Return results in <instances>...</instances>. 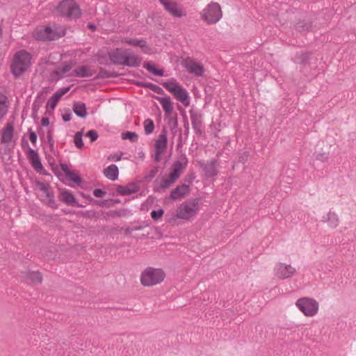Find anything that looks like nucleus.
<instances>
[{"mask_svg":"<svg viewBox=\"0 0 356 356\" xmlns=\"http://www.w3.org/2000/svg\"><path fill=\"white\" fill-rule=\"evenodd\" d=\"M65 30L59 24H52L34 31L33 35L37 40H55L64 36Z\"/></svg>","mask_w":356,"mask_h":356,"instance_id":"obj_1","label":"nucleus"},{"mask_svg":"<svg viewBox=\"0 0 356 356\" xmlns=\"http://www.w3.org/2000/svg\"><path fill=\"white\" fill-rule=\"evenodd\" d=\"M56 14L69 20H76L81 15V9L74 0H63L56 7Z\"/></svg>","mask_w":356,"mask_h":356,"instance_id":"obj_2","label":"nucleus"},{"mask_svg":"<svg viewBox=\"0 0 356 356\" xmlns=\"http://www.w3.org/2000/svg\"><path fill=\"white\" fill-rule=\"evenodd\" d=\"M200 209L197 199H191L180 204L177 207L176 213L169 220L170 222L176 219L189 220L195 216Z\"/></svg>","mask_w":356,"mask_h":356,"instance_id":"obj_3","label":"nucleus"},{"mask_svg":"<svg viewBox=\"0 0 356 356\" xmlns=\"http://www.w3.org/2000/svg\"><path fill=\"white\" fill-rule=\"evenodd\" d=\"M31 56L25 50L17 51L13 56L10 65L11 72L15 77L24 74L31 65Z\"/></svg>","mask_w":356,"mask_h":356,"instance_id":"obj_4","label":"nucleus"},{"mask_svg":"<svg viewBox=\"0 0 356 356\" xmlns=\"http://www.w3.org/2000/svg\"><path fill=\"white\" fill-rule=\"evenodd\" d=\"M222 17V11L218 3L211 2L200 13L201 19L207 24H215Z\"/></svg>","mask_w":356,"mask_h":356,"instance_id":"obj_5","label":"nucleus"},{"mask_svg":"<svg viewBox=\"0 0 356 356\" xmlns=\"http://www.w3.org/2000/svg\"><path fill=\"white\" fill-rule=\"evenodd\" d=\"M165 277L160 268H147L141 274L140 282L145 286H152L162 282Z\"/></svg>","mask_w":356,"mask_h":356,"instance_id":"obj_6","label":"nucleus"},{"mask_svg":"<svg viewBox=\"0 0 356 356\" xmlns=\"http://www.w3.org/2000/svg\"><path fill=\"white\" fill-rule=\"evenodd\" d=\"M295 305L307 317L314 316L319 310L318 302L312 298H300L296 300Z\"/></svg>","mask_w":356,"mask_h":356,"instance_id":"obj_7","label":"nucleus"},{"mask_svg":"<svg viewBox=\"0 0 356 356\" xmlns=\"http://www.w3.org/2000/svg\"><path fill=\"white\" fill-rule=\"evenodd\" d=\"M162 85L166 90L173 94L178 101L186 106L189 104V102L188 101L189 97L188 92L182 86L179 85L175 79L163 82Z\"/></svg>","mask_w":356,"mask_h":356,"instance_id":"obj_8","label":"nucleus"},{"mask_svg":"<svg viewBox=\"0 0 356 356\" xmlns=\"http://www.w3.org/2000/svg\"><path fill=\"white\" fill-rule=\"evenodd\" d=\"M35 186L42 193L40 195V200L53 209H57L53 193L51 191V186L48 183L36 181Z\"/></svg>","mask_w":356,"mask_h":356,"instance_id":"obj_9","label":"nucleus"},{"mask_svg":"<svg viewBox=\"0 0 356 356\" xmlns=\"http://www.w3.org/2000/svg\"><path fill=\"white\" fill-rule=\"evenodd\" d=\"M164 9L172 16L181 18L186 16L187 13L183 6L172 0H159Z\"/></svg>","mask_w":356,"mask_h":356,"instance_id":"obj_10","label":"nucleus"},{"mask_svg":"<svg viewBox=\"0 0 356 356\" xmlns=\"http://www.w3.org/2000/svg\"><path fill=\"white\" fill-rule=\"evenodd\" d=\"M181 65L189 74L197 77L202 76L205 72L203 65L191 57L184 58Z\"/></svg>","mask_w":356,"mask_h":356,"instance_id":"obj_11","label":"nucleus"},{"mask_svg":"<svg viewBox=\"0 0 356 356\" xmlns=\"http://www.w3.org/2000/svg\"><path fill=\"white\" fill-rule=\"evenodd\" d=\"M297 273L296 268L291 264L279 262L273 268L274 275L280 280H286L294 276Z\"/></svg>","mask_w":356,"mask_h":356,"instance_id":"obj_12","label":"nucleus"},{"mask_svg":"<svg viewBox=\"0 0 356 356\" xmlns=\"http://www.w3.org/2000/svg\"><path fill=\"white\" fill-rule=\"evenodd\" d=\"M168 146V138L166 131L163 129L161 134L158 136L155 140L154 144V154L153 156L154 161L159 162L161 161V154L165 152Z\"/></svg>","mask_w":356,"mask_h":356,"instance_id":"obj_13","label":"nucleus"},{"mask_svg":"<svg viewBox=\"0 0 356 356\" xmlns=\"http://www.w3.org/2000/svg\"><path fill=\"white\" fill-rule=\"evenodd\" d=\"M14 137V125L13 122H7L0 131V141L2 144L8 145Z\"/></svg>","mask_w":356,"mask_h":356,"instance_id":"obj_14","label":"nucleus"},{"mask_svg":"<svg viewBox=\"0 0 356 356\" xmlns=\"http://www.w3.org/2000/svg\"><path fill=\"white\" fill-rule=\"evenodd\" d=\"M175 181L170 177L168 175H165L161 177H157L154 183V190L155 192H163L164 190L171 186Z\"/></svg>","mask_w":356,"mask_h":356,"instance_id":"obj_15","label":"nucleus"},{"mask_svg":"<svg viewBox=\"0 0 356 356\" xmlns=\"http://www.w3.org/2000/svg\"><path fill=\"white\" fill-rule=\"evenodd\" d=\"M192 127L195 132L197 134H201L202 132V115L200 112L191 109L189 111Z\"/></svg>","mask_w":356,"mask_h":356,"instance_id":"obj_16","label":"nucleus"},{"mask_svg":"<svg viewBox=\"0 0 356 356\" xmlns=\"http://www.w3.org/2000/svg\"><path fill=\"white\" fill-rule=\"evenodd\" d=\"M182 160L183 162L180 161H176L174 162L172 165V170L168 175L174 181H176V180L180 177L183 170L188 164V160L186 156H184Z\"/></svg>","mask_w":356,"mask_h":356,"instance_id":"obj_17","label":"nucleus"},{"mask_svg":"<svg viewBox=\"0 0 356 356\" xmlns=\"http://www.w3.org/2000/svg\"><path fill=\"white\" fill-rule=\"evenodd\" d=\"M125 54L126 49H122L117 48L108 52V57L113 64L123 65Z\"/></svg>","mask_w":356,"mask_h":356,"instance_id":"obj_18","label":"nucleus"},{"mask_svg":"<svg viewBox=\"0 0 356 356\" xmlns=\"http://www.w3.org/2000/svg\"><path fill=\"white\" fill-rule=\"evenodd\" d=\"M27 158L31 162L32 167L37 172H40L43 168L38 152L31 147L28 149Z\"/></svg>","mask_w":356,"mask_h":356,"instance_id":"obj_19","label":"nucleus"},{"mask_svg":"<svg viewBox=\"0 0 356 356\" xmlns=\"http://www.w3.org/2000/svg\"><path fill=\"white\" fill-rule=\"evenodd\" d=\"M141 63V59L133 54L130 49H126L124 61L123 65L128 67H138Z\"/></svg>","mask_w":356,"mask_h":356,"instance_id":"obj_20","label":"nucleus"},{"mask_svg":"<svg viewBox=\"0 0 356 356\" xmlns=\"http://www.w3.org/2000/svg\"><path fill=\"white\" fill-rule=\"evenodd\" d=\"M189 193V186L185 184L178 186L170 193V198L177 200L183 198Z\"/></svg>","mask_w":356,"mask_h":356,"instance_id":"obj_21","label":"nucleus"},{"mask_svg":"<svg viewBox=\"0 0 356 356\" xmlns=\"http://www.w3.org/2000/svg\"><path fill=\"white\" fill-rule=\"evenodd\" d=\"M60 195L61 201L66 204H72L78 207H83V205L76 202L74 195L65 188L60 190Z\"/></svg>","mask_w":356,"mask_h":356,"instance_id":"obj_22","label":"nucleus"},{"mask_svg":"<svg viewBox=\"0 0 356 356\" xmlns=\"http://www.w3.org/2000/svg\"><path fill=\"white\" fill-rule=\"evenodd\" d=\"M205 175L209 177H213L216 176L218 171L217 169V161L212 160L209 163L201 165Z\"/></svg>","mask_w":356,"mask_h":356,"instance_id":"obj_23","label":"nucleus"},{"mask_svg":"<svg viewBox=\"0 0 356 356\" xmlns=\"http://www.w3.org/2000/svg\"><path fill=\"white\" fill-rule=\"evenodd\" d=\"M95 74V71L88 65L79 66L74 70V76L78 77H90Z\"/></svg>","mask_w":356,"mask_h":356,"instance_id":"obj_24","label":"nucleus"},{"mask_svg":"<svg viewBox=\"0 0 356 356\" xmlns=\"http://www.w3.org/2000/svg\"><path fill=\"white\" fill-rule=\"evenodd\" d=\"M122 42L127 43L129 45L136 46V47H140L143 49V51L145 53H147L149 51V48L147 46L146 41L143 39H128V38H123L121 40Z\"/></svg>","mask_w":356,"mask_h":356,"instance_id":"obj_25","label":"nucleus"},{"mask_svg":"<svg viewBox=\"0 0 356 356\" xmlns=\"http://www.w3.org/2000/svg\"><path fill=\"white\" fill-rule=\"evenodd\" d=\"M138 187L136 184L131 183L127 186H118L117 192L122 195H128L137 192Z\"/></svg>","mask_w":356,"mask_h":356,"instance_id":"obj_26","label":"nucleus"},{"mask_svg":"<svg viewBox=\"0 0 356 356\" xmlns=\"http://www.w3.org/2000/svg\"><path fill=\"white\" fill-rule=\"evenodd\" d=\"M157 100L162 106L165 113L167 115H170L173 111V106L172 104L171 99L169 96L167 97H159Z\"/></svg>","mask_w":356,"mask_h":356,"instance_id":"obj_27","label":"nucleus"},{"mask_svg":"<svg viewBox=\"0 0 356 356\" xmlns=\"http://www.w3.org/2000/svg\"><path fill=\"white\" fill-rule=\"evenodd\" d=\"M323 221L327 222V225L332 227L335 228L339 225V218L337 213L332 211H329L326 216L323 217Z\"/></svg>","mask_w":356,"mask_h":356,"instance_id":"obj_28","label":"nucleus"},{"mask_svg":"<svg viewBox=\"0 0 356 356\" xmlns=\"http://www.w3.org/2000/svg\"><path fill=\"white\" fill-rule=\"evenodd\" d=\"M106 177L111 181H115L118 179L119 175L118 168L116 165L112 164L108 166L104 171Z\"/></svg>","mask_w":356,"mask_h":356,"instance_id":"obj_29","label":"nucleus"},{"mask_svg":"<svg viewBox=\"0 0 356 356\" xmlns=\"http://www.w3.org/2000/svg\"><path fill=\"white\" fill-rule=\"evenodd\" d=\"M73 111L77 116L82 118H85L88 115L86 104L81 102H77L74 103Z\"/></svg>","mask_w":356,"mask_h":356,"instance_id":"obj_30","label":"nucleus"},{"mask_svg":"<svg viewBox=\"0 0 356 356\" xmlns=\"http://www.w3.org/2000/svg\"><path fill=\"white\" fill-rule=\"evenodd\" d=\"M24 277L34 284H40L42 281V277L38 271L26 272L24 273Z\"/></svg>","mask_w":356,"mask_h":356,"instance_id":"obj_31","label":"nucleus"},{"mask_svg":"<svg viewBox=\"0 0 356 356\" xmlns=\"http://www.w3.org/2000/svg\"><path fill=\"white\" fill-rule=\"evenodd\" d=\"M144 130L146 135H149L154 130V123L152 119L147 118L143 122Z\"/></svg>","mask_w":356,"mask_h":356,"instance_id":"obj_32","label":"nucleus"},{"mask_svg":"<svg viewBox=\"0 0 356 356\" xmlns=\"http://www.w3.org/2000/svg\"><path fill=\"white\" fill-rule=\"evenodd\" d=\"M123 140H129L131 143H136L138 140V135L136 132L125 131L122 134Z\"/></svg>","mask_w":356,"mask_h":356,"instance_id":"obj_33","label":"nucleus"},{"mask_svg":"<svg viewBox=\"0 0 356 356\" xmlns=\"http://www.w3.org/2000/svg\"><path fill=\"white\" fill-rule=\"evenodd\" d=\"M144 67L146 70L154 75L161 76L163 75V71L162 70L156 69L155 67L149 63H146Z\"/></svg>","mask_w":356,"mask_h":356,"instance_id":"obj_34","label":"nucleus"},{"mask_svg":"<svg viewBox=\"0 0 356 356\" xmlns=\"http://www.w3.org/2000/svg\"><path fill=\"white\" fill-rule=\"evenodd\" d=\"M312 29V24L309 22H301L297 24L296 29L300 32L309 31Z\"/></svg>","mask_w":356,"mask_h":356,"instance_id":"obj_35","label":"nucleus"},{"mask_svg":"<svg viewBox=\"0 0 356 356\" xmlns=\"http://www.w3.org/2000/svg\"><path fill=\"white\" fill-rule=\"evenodd\" d=\"M74 141L75 146L77 148L81 149L83 147V142L82 140V131H78L75 134Z\"/></svg>","mask_w":356,"mask_h":356,"instance_id":"obj_36","label":"nucleus"},{"mask_svg":"<svg viewBox=\"0 0 356 356\" xmlns=\"http://www.w3.org/2000/svg\"><path fill=\"white\" fill-rule=\"evenodd\" d=\"M65 176L68 180L77 184H79L81 182L80 177L74 172L70 171Z\"/></svg>","mask_w":356,"mask_h":356,"instance_id":"obj_37","label":"nucleus"},{"mask_svg":"<svg viewBox=\"0 0 356 356\" xmlns=\"http://www.w3.org/2000/svg\"><path fill=\"white\" fill-rule=\"evenodd\" d=\"M72 69V66L68 64H65L63 66L58 67L56 73L60 76H64L65 74Z\"/></svg>","mask_w":356,"mask_h":356,"instance_id":"obj_38","label":"nucleus"},{"mask_svg":"<svg viewBox=\"0 0 356 356\" xmlns=\"http://www.w3.org/2000/svg\"><path fill=\"white\" fill-rule=\"evenodd\" d=\"M164 213V211L162 209L158 210H153L151 212V217L154 220L160 219Z\"/></svg>","mask_w":356,"mask_h":356,"instance_id":"obj_39","label":"nucleus"},{"mask_svg":"<svg viewBox=\"0 0 356 356\" xmlns=\"http://www.w3.org/2000/svg\"><path fill=\"white\" fill-rule=\"evenodd\" d=\"M158 171H159L158 167H154V168L150 170L148 172H147V174L144 177L145 179L146 180L150 181L156 176V175L158 173Z\"/></svg>","mask_w":356,"mask_h":356,"instance_id":"obj_40","label":"nucleus"},{"mask_svg":"<svg viewBox=\"0 0 356 356\" xmlns=\"http://www.w3.org/2000/svg\"><path fill=\"white\" fill-rule=\"evenodd\" d=\"M141 85L150 88L152 90H153L154 92H155L158 94H161L163 92V90L161 88H160L159 86H156L154 84H152V83H145V84H141Z\"/></svg>","mask_w":356,"mask_h":356,"instance_id":"obj_41","label":"nucleus"},{"mask_svg":"<svg viewBox=\"0 0 356 356\" xmlns=\"http://www.w3.org/2000/svg\"><path fill=\"white\" fill-rule=\"evenodd\" d=\"M8 111V106L5 100L0 101V119H1Z\"/></svg>","mask_w":356,"mask_h":356,"instance_id":"obj_42","label":"nucleus"},{"mask_svg":"<svg viewBox=\"0 0 356 356\" xmlns=\"http://www.w3.org/2000/svg\"><path fill=\"white\" fill-rule=\"evenodd\" d=\"M85 136L89 138L91 142H94L98 138V133L93 129L88 131Z\"/></svg>","mask_w":356,"mask_h":356,"instance_id":"obj_43","label":"nucleus"},{"mask_svg":"<svg viewBox=\"0 0 356 356\" xmlns=\"http://www.w3.org/2000/svg\"><path fill=\"white\" fill-rule=\"evenodd\" d=\"M57 103V102L50 98L47 103V108L54 110L56 108Z\"/></svg>","mask_w":356,"mask_h":356,"instance_id":"obj_44","label":"nucleus"},{"mask_svg":"<svg viewBox=\"0 0 356 356\" xmlns=\"http://www.w3.org/2000/svg\"><path fill=\"white\" fill-rule=\"evenodd\" d=\"M62 118L65 122H69L72 118V113L69 109L66 110L62 115Z\"/></svg>","mask_w":356,"mask_h":356,"instance_id":"obj_45","label":"nucleus"},{"mask_svg":"<svg viewBox=\"0 0 356 356\" xmlns=\"http://www.w3.org/2000/svg\"><path fill=\"white\" fill-rule=\"evenodd\" d=\"M106 194V191L100 189V188H95L93 191V195L97 197H102Z\"/></svg>","mask_w":356,"mask_h":356,"instance_id":"obj_46","label":"nucleus"},{"mask_svg":"<svg viewBox=\"0 0 356 356\" xmlns=\"http://www.w3.org/2000/svg\"><path fill=\"white\" fill-rule=\"evenodd\" d=\"M29 132L30 141L33 144H35L37 141V134L34 131H31V129H29Z\"/></svg>","mask_w":356,"mask_h":356,"instance_id":"obj_47","label":"nucleus"},{"mask_svg":"<svg viewBox=\"0 0 356 356\" xmlns=\"http://www.w3.org/2000/svg\"><path fill=\"white\" fill-rule=\"evenodd\" d=\"M60 168L62 170L65 172V175L70 171L67 164L61 163Z\"/></svg>","mask_w":356,"mask_h":356,"instance_id":"obj_48","label":"nucleus"},{"mask_svg":"<svg viewBox=\"0 0 356 356\" xmlns=\"http://www.w3.org/2000/svg\"><path fill=\"white\" fill-rule=\"evenodd\" d=\"M62 97V96L57 92H56L53 95L52 97H51V99L55 100L56 102H58L59 99Z\"/></svg>","mask_w":356,"mask_h":356,"instance_id":"obj_49","label":"nucleus"},{"mask_svg":"<svg viewBox=\"0 0 356 356\" xmlns=\"http://www.w3.org/2000/svg\"><path fill=\"white\" fill-rule=\"evenodd\" d=\"M70 90L69 87L60 88L58 90V92L63 97L65 93H67Z\"/></svg>","mask_w":356,"mask_h":356,"instance_id":"obj_50","label":"nucleus"},{"mask_svg":"<svg viewBox=\"0 0 356 356\" xmlns=\"http://www.w3.org/2000/svg\"><path fill=\"white\" fill-rule=\"evenodd\" d=\"M177 125H178V122H177V119H175L173 122H172V127H171V129H172V131L173 132V134H175L177 130Z\"/></svg>","mask_w":356,"mask_h":356,"instance_id":"obj_51","label":"nucleus"},{"mask_svg":"<svg viewBox=\"0 0 356 356\" xmlns=\"http://www.w3.org/2000/svg\"><path fill=\"white\" fill-rule=\"evenodd\" d=\"M41 124L44 127H47L49 124V120L48 118H42L41 120Z\"/></svg>","mask_w":356,"mask_h":356,"instance_id":"obj_52","label":"nucleus"},{"mask_svg":"<svg viewBox=\"0 0 356 356\" xmlns=\"http://www.w3.org/2000/svg\"><path fill=\"white\" fill-rule=\"evenodd\" d=\"M47 139H48V142L49 143V145L51 147H53L54 146V141H53V138H52V136H51V134L50 132L48 133L47 134Z\"/></svg>","mask_w":356,"mask_h":356,"instance_id":"obj_53","label":"nucleus"},{"mask_svg":"<svg viewBox=\"0 0 356 356\" xmlns=\"http://www.w3.org/2000/svg\"><path fill=\"white\" fill-rule=\"evenodd\" d=\"M248 160V154L245 152L242 156L239 157V161L242 163L246 162Z\"/></svg>","mask_w":356,"mask_h":356,"instance_id":"obj_54","label":"nucleus"},{"mask_svg":"<svg viewBox=\"0 0 356 356\" xmlns=\"http://www.w3.org/2000/svg\"><path fill=\"white\" fill-rule=\"evenodd\" d=\"M121 158H122L121 156L115 155V156H113L112 157H109V159H112L113 161H118L121 159Z\"/></svg>","mask_w":356,"mask_h":356,"instance_id":"obj_55","label":"nucleus"},{"mask_svg":"<svg viewBox=\"0 0 356 356\" xmlns=\"http://www.w3.org/2000/svg\"><path fill=\"white\" fill-rule=\"evenodd\" d=\"M184 127H185L186 131V134H188V131H189V124H188V122H186V123L184 124Z\"/></svg>","mask_w":356,"mask_h":356,"instance_id":"obj_56","label":"nucleus"},{"mask_svg":"<svg viewBox=\"0 0 356 356\" xmlns=\"http://www.w3.org/2000/svg\"><path fill=\"white\" fill-rule=\"evenodd\" d=\"M88 28L92 29V30H95L96 29V26H95V25L90 24L88 25Z\"/></svg>","mask_w":356,"mask_h":356,"instance_id":"obj_57","label":"nucleus"},{"mask_svg":"<svg viewBox=\"0 0 356 356\" xmlns=\"http://www.w3.org/2000/svg\"><path fill=\"white\" fill-rule=\"evenodd\" d=\"M1 35H2V29L0 26V38L1 37Z\"/></svg>","mask_w":356,"mask_h":356,"instance_id":"obj_58","label":"nucleus"}]
</instances>
